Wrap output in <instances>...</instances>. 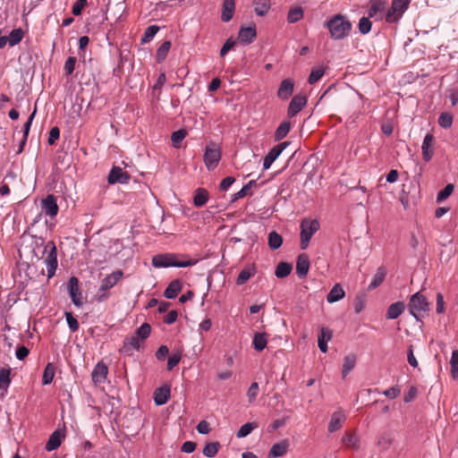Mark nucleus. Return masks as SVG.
Listing matches in <instances>:
<instances>
[{
    "label": "nucleus",
    "instance_id": "obj_1",
    "mask_svg": "<svg viewBox=\"0 0 458 458\" xmlns=\"http://www.w3.org/2000/svg\"><path fill=\"white\" fill-rule=\"evenodd\" d=\"M324 27L329 31L331 38L342 40L350 35L352 23L348 18L343 14H335L328 19Z\"/></svg>",
    "mask_w": 458,
    "mask_h": 458
},
{
    "label": "nucleus",
    "instance_id": "obj_2",
    "mask_svg": "<svg viewBox=\"0 0 458 458\" xmlns=\"http://www.w3.org/2000/svg\"><path fill=\"white\" fill-rule=\"evenodd\" d=\"M196 263L197 261L193 259L178 261L176 256L174 254H159L154 256L152 259L153 267L157 268L169 267H187L193 266Z\"/></svg>",
    "mask_w": 458,
    "mask_h": 458
},
{
    "label": "nucleus",
    "instance_id": "obj_3",
    "mask_svg": "<svg viewBox=\"0 0 458 458\" xmlns=\"http://www.w3.org/2000/svg\"><path fill=\"white\" fill-rule=\"evenodd\" d=\"M317 219H303L301 223V248L306 250L312 236L319 230Z\"/></svg>",
    "mask_w": 458,
    "mask_h": 458
},
{
    "label": "nucleus",
    "instance_id": "obj_4",
    "mask_svg": "<svg viewBox=\"0 0 458 458\" xmlns=\"http://www.w3.org/2000/svg\"><path fill=\"white\" fill-rule=\"evenodd\" d=\"M409 0H393L385 15L387 23H397L408 9Z\"/></svg>",
    "mask_w": 458,
    "mask_h": 458
},
{
    "label": "nucleus",
    "instance_id": "obj_5",
    "mask_svg": "<svg viewBox=\"0 0 458 458\" xmlns=\"http://www.w3.org/2000/svg\"><path fill=\"white\" fill-rule=\"evenodd\" d=\"M123 272L122 270H115L111 274L106 276L100 283L99 293H103L98 300L104 301L108 297V291L118 284L123 278Z\"/></svg>",
    "mask_w": 458,
    "mask_h": 458
},
{
    "label": "nucleus",
    "instance_id": "obj_6",
    "mask_svg": "<svg viewBox=\"0 0 458 458\" xmlns=\"http://www.w3.org/2000/svg\"><path fill=\"white\" fill-rule=\"evenodd\" d=\"M45 251L47 255L44 262L47 271V277L51 278L57 268V251L55 243L48 242L45 246Z\"/></svg>",
    "mask_w": 458,
    "mask_h": 458
},
{
    "label": "nucleus",
    "instance_id": "obj_7",
    "mask_svg": "<svg viewBox=\"0 0 458 458\" xmlns=\"http://www.w3.org/2000/svg\"><path fill=\"white\" fill-rule=\"evenodd\" d=\"M428 310V302L426 298L420 293H414L409 302L410 313L416 318L418 315Z\"/></svg>",
    "mask_w": 458,
    "mask_h": 458
},
{
    "label": "nucleus",
    "instance_id": "obj_8",
    "mask_svg": "<svg viewBox=\"0 0 458 458\" xmlns=\"http://www.w3.org/2000/svg\"><path fill=\"white\" fill-rule=\"evenodd\" d=\"M221 158V152L218 148L214 145H208L204 154V162L208 170L215 169Z\"/></svg>",
    "mask_w": 458,
    "mask_h": 458
},
{
    "label": "nucleus",
    "instance_id": "obj_9",
    "mask_svg": "<svg viewBox=\"0 0 458 458\" xmlns=\"http://www.w3.org/2000/svg\"><path fill=\"white\" fill-rule=\"evenodd\" d=\"M288 141L282 142L275 147H273L263 160V168L267 170L270 168L274 161H276L281 153L289 146Z\"/></svg>",
    "mask_w": 458,
    "mask_h": 458
},
{
    "label": "nucleus",
    "instance_id": "obj_10",
    "mask_svg": "<svg viewBox=\"0 0 458 458\" xmlns=\"http://www.w3.org/2000/svg\"><path fill=\"white\" fill-rule=\"evenodd\" d=\"M68 290H69V294H70L72 303L77 307H81L82 305L83 301H82L81 292V289L79 286V280L77 277L72 276L69 279Z\"/></svg>",
    "mask_w": 458,
    "mask_h": 458
},
{
    "label": "nucleus",
    "instance_id": "obj_11",
    "mask_svg": "<svg viewBox=\"0 0 458 458\" xmlns=\"http://www.w3.org/2000/svg\"><path fill=\"white\" fill-rule=\"evenodd\" d=\"M42 209L44 213L51 217H55L58 214V205L56 202V198L50 194L47 195L43 200H42Z\"/></svg>",
    "mask_w": 458,
    "mask_h": 458
},
{
    "label": "nucleus",
    "instance_id": "obj_12",
    "mask_svg": "<svg viewBox=\"0 0 458 458\" xmlns=\"http://www.w3.org/2000/svg\"><path fill=\"white\" fill-rule=\"evenodd\" d=\"M129 179V174L126 172H123V170L118 166L113 167L108 175V182L110 184H125L128 183Z\"/></svg>",
    "mask_w": 458,
    "mask_h": 458
},
{
    "label": "nucleus",
    "instance_id": "obj_13",
    "mask_svg": "<svg viewBox=\"0 0 458 458\" xmlns=\"http://www.w3.org/2000/svg\"><path fill=\"white\" fill-rule=\"evenodd\" d=\"M307 104V99L303 96H294L288 106L287 114L289 117L295 116Z\"/></svg>",
    "mask_w": 458,
    "mask_h": 458
},
{
    "label": "nucleus",
    "instance_id": "obj_14",
    "mask_svg": "<svg viewBox=\"0 0 458 458\" xmlns=\"http://www.w3.org/2000/svg\"><path fill=\"white\" fill-rule=\"evenodd\" d=\"M257 37L255 26L241 28L238 33V40L242 45H249L254 41Z\"/></svg>",
    "mask_w": 458,
    "mask_h": 458
},
{
    "label": "nucleus",
    "instance_id": "obj_15",
    "mask_svg": "<svg viewBox=\"0 0 458 458\" xmlns=\"http://www.w3.org/2000/svg\"><path fill=\"white\" fill-rule=\"evenodd\" d=\"M386 3V0H370L369 16L376 20H382Z\"/></svg>",
    "mask_w": 458,
    "mask_h": 458
},
{
    "label": "nucleus",
    "instance_id": "obj_16",
    "mask_svg": "<svg viewBox=\"0 0 458 458\" xmlns=\"http://www.w3.org/2000/svg\"><path fill=\"white\" fill-rule=\"evenodd\" d=\"M108 373L107 366L103 362H98L91 373L92 380L95 384H102L106 381Z\"/></svg>",
    "mask_w": 458,
    "mask_h": 458
},
{
    "label": "nucleus",
    "instance_id": "obj_17",
    "mask_svg": "<svg viewBox=\"0 0 458 458\" xmlns=\"http://www.w3.org/2000/svg\"><path fill=\"white\" fill-rule=\"evenodd\" d=\"M64 437H65L64 430L57 429V430L54 431L50 435L49 439L46 444V449L48 452L57 449L61 445L62 440L64 438Z\"/></svg>",
    "mask_w": 458,
    "mask_h": 458
},
{
    "label": "nucleus",
    "instance_id": "obj_18",
    "mask_svg": "<svg viewBox=\"0 0 458 458\" xmlns=\"http://www.w3.org/2000/svg\"><path fill=\"white\" fill-rule=\"evenodd\" d=\"M345 420H346V415L343 411L339 410V411H335L332 414L329 424H328V431L330 433H333V432H335L336 430H338L342 427V425L345 421Z\"/></svg>",
    "mask_w": 458,
    "mask_h": 458
},
{
    "label": "nucleus",
    "instance_id": "obj_19",
    "mask_svg": "<svg viewBox=\"0 0 458 458\" xmlns=\"http://www.w3.org/2000/svg\"><path fill=\"white\" fill-rule=\"evenodd\" d=\"M332 336L333 333L328 327H322L320 328L318 344L322 352L326 353L327 352V343L332 339Z\"/></svg>",
    "mask_w": 458,
    "mask_h": 458
},
{
    "label": "nucleus",
    "instance_id": "obj_20",
    "mask_svg": "<svg viewBox=\"0 0 458 458\" xmlns=\"http://www.w3.org/2000/svg\"><path fill=\"white\" fill-rule=\"evenodd\" d=\"M433 142H434V136L430 133L426 134V136L424 137L423 142H422V146H421L422 157L426 162H428L429 160H431V158L433 157V149H432Z\"/></svg>",
    "mask_w": 458,
    "mask_h": 458
},
{
    "label": "nucleus",
    "instance_id": "obj_21",
    "mask_svg": "<svg viewBox=\"0 0 458 458\" xmlns=\"http://www.w3.org/2000/svg\"><path fill=\"white\" fill-rule=\"evenodd\" d=\"M256 272L257 269L255 265L249 264L239 273L238 277L236 279V284H244L248 280H250L251 277L255 276Z\"/></svg>",
    "mask_w": 458,
    "mask_h": 458
},
{
    "label": "nucleus",
    "instance_id": "obj_22",
    "mask_svg": "<svg viewBox=\"0 0 458 458\" xmlns=\"http://www.w3.org/2000/svg\"><path fill=\"white\" fill-rule=\"evenodd\" d=\"M310 260L306 254H301L298 257L296 263V273L299 277H305L309 272Z\"/></svg>",
    "mask_w": 458,
    "mask_h": 458
},
{
    "label": "nucleus",
    "instance_id": "obj_23",
    "mask_svg": "<svg viewBox=\"0 0 458 458\" xmlns=\"http://www.w3.org/2000/svg\"><path fill=\"white\" fill-rule=\"evenodd\" d=\"M345 296V292L340 284H335L327 296L328 303H335Z\"/></svg>",
    "mask_w": 458,
    "mask_h": 458
},
{
    "label": "nucleus",
    "instance_id": "obj_24",
    "mask_svg": "<svg viewBox=\"0 0 458 458\" xmlns=\"http://www.w3.org/2000/svg\"><path fill=\"white\" fill-rule=\"evenodd\" d=\"M293 91V81L286 79L284 80L277 91V96L281 99H287Z\"/></svg>",
    "mask_w": 458,
    "mask_h": 458
},
{
    "label": "nucleus",
    "instance_id": "obj_25",
    "mask_svg": "<svg viewBox=\"0 0 458 458\" xmlns=\"http://www.w3.org/2000/svg\"><path fill=\"white\" fill-rule=\"evenodd\" d=\"M234 8L235 4L233 0H225L221 15L223 21L228 22L233 18Z\"/></svg>",
    "mask_w": 458,
    "mask_h": 458
},
{
    "label": "nucleus",
    "instance_id": "obj_26",
    "mask_svg": "<svg viewBox=\"0 0 458 458\" xmlns=\"http://www.w3.org/2000/svg\"><path fill=\"white\" fill-rule=\"evenodd\" d=\"M170 397V389L168 387L157 388L154 393V401L157 405H163L167 403Z\"/></svg>",
    "mask_w": 458,
    "mask_h": 458
},
{
    "label": "nucleus",
    "instance_id": "obj_27",
    "mask_svg": "<svg viewBox=\"0 0 458 458\" xmlns=\"http://www.w3.org/2000/svg\"><path fill=\"white\" fill-rule=\"evenodd\" d=\"M182 290V284L179 280L172 281L164 292L167 299H174Z\"/></svg>",
    "mask_w": 458,
    "mask_h": 458
},
{
    "label": "nucleus",
    "instance_id": "obj_28",
    "mask_svg": "<svg viewBox=\"0 0 458 458\" xmlns=\"http://www.w3.org/2000/svg\"><path fill=\"white\" fill-rule=\"evenodd\" d=\"M288 448V443L286 441H282L276 444H274L269 451L268 456L269 458H277L284 455Z\"/></svg>",
    "mask_w": 458,
    "mask_h": 458
},
{
    "label": "nucleus",
    "instance_id": "obj_29",
    "mask_svg": "<svg viewBox=\"0 0 458 458\" xmlns=\"http://www.w3.org/2000/svg\"><path fill=\"white\" fill-rule=\"evenodd\" d=\"M404 310V304L401 301L391 304L386 311V318L388 319L397 318Z\"/></svg>",
    "mask_w": 458,
    "mask_h": 458
},
{
    "label": "nucleus",
    "instance_id": "obj_30",
    "mask_svg": "<svg viewBox=\"0 0 458 458\" xmlns=\"http://www.w3.org/2000/svg\"><path fill=\"white\" fill-rule=\"evenodd\" d=\"M304 16V9L301 6L291 7L287 14V21L289 23H296Z\"/></svg>",
    "mask_w": 458,
    "mask_h": 458
},
{
    "label": "nucleus",
    "instance_id": "obj_31",
    "mask_svg": "<svg viewBox=\"0 0 458 458\" xmlns=\"http://www.w3.org/2000/svg\"><path fill=\"white\" fill-rule=\"evenodd\" d=\"M356 356L354 354H348L344 359L343 363V377H345L355 367Z\"/></svg>",
    "mask_w": 458,
    "mask_h": 458
},
{
    "label": "nucleus",
    "instance_id": "obj_32",
    "mask_svg": "<svg viewBox=\"0 0 458 458\" xmlns=\"http://www.w3.org/2000/svg\"><path fill=\"white\" fill-rule=\"evenodd\" d=\"M386 269L382 267H378L376 274L373 276V278L369 285V290L376 289L381 283L384 281L386 277Z\"/></svg>",
    "mask_w": 458,
    "mask_h": 458
},
{
    "label": "nucleus",
    "instance_id": "obj_33",
    "mask_svg": "<svg viewBox=\"0 0 458 458\" xmlns=\"http://www.w3.org/2000/svg\"><path fill=\"white\" fill-rule=\"evenodd\" d=\"M208 199V191L202 188L196 190L193 199V203L196 207L199 208L204 206Z\"/></svg>",
    "mask_w": 458,
    "mask_h": 458
},
{
    "label": "nucleus",
    "instance_id": "obj_34",
    "mask_svg": "<svg viewBox=\"0 0 458 458\" xmlns=\"http://www.w3.org/2000/svg\"><path fill=\"white\" fill-rule=\"evenodd\" d=\"M6 37L8 39V44L11 47H13V46L19 44L22 40V38L24 37V32L21 28H18V29L13 30L9 33V35Z\"/></svg>",
    "mask_w": 458,
    "mask_h": 458
},
{
    "label": "nucleus",
    "instance_id": "obj_35",
    "mask_svg": "<svg viewBox=\"0 0 458 458\" xmlns=\"http://www.w3.org/2000/svg\"><path fill=\"white\" fill-rule=\"evenodd\" d=\"M267 344V337L264 333H257L253 338L254 349L258 352L263 351Z\"/></svg>",
    "mask_w": 458,
    "mask_h": 458
},
{
    "label": "nucleus",
    "instance_id": "obj_36",
    "mask_svg": "<svg viewBox=\"0 0 458 458\" xmlns=\"http://www.w3.org/2000/svg\"><path fill=\"white\" fill-rule=\"evenodd\" d=\"M254 5L257 15L263 16L270 9V0H254Z\"/></svg>",
    "mask_w": 458,
    "mask_h": 458
},
{
    "label": "nucleus",
    "instance_id": "obj_37",
    "mask_svg": "<svg viewBox=\"0 0 458 458\" xmlns=\"http://www.w3.org/2000/svg\"><path fill=\"white\" fill-rule=\"evenodd\" d=\"M55 373V368L54 364L48 363L43 372L42 384L47 386L52 383Z\"/></svg>",
    "mask_w": 458,
    "mask_h": 458
},
{
    "label": "nucleus",
    "instance_id": "obj_38",
    "mask_svg": "<svg viewBox=\"0 0 458 458\" xmlns=\"http://www.w3.org/2000/svg\"><path fill=\"white\" fill-rule=\"evenodd\" d=\"M292 269L293 267L291 264L287 262H280L276 267L275 275L278 278H284L291 273Z\"/></svg>",
    "mask_w": 458,
    "mask_h": 458
},
{
    "label": "nucleus",
    "instance_id": "obj_39",
    "mask_svg": "<svg viewBox=\"0 0 458 458\" xmlns=\"http://www.w3.org/2000/svg\"><path fill=\"white\" fill-rule=\"evenodd\" d=\"M342 441H343V444L349 448H352V449L359 448V443H360L359 437L354 434L346 433L343 437Z\"/></svg>",
    "mask_w": 458,
    "mask_h": 458
},
{
    "label": "nucleus",
    "instance_id": "obj_40",
    "mask_svg": "<svg viewBox=\"0 0 458 458\" xmlns=\"http://www.w3.org/2000/svg\"><path fill=\"white\" fill-rule=\"evenodd\" d=\"M291 123L290 122L284 121L283 122L275 132V140H281L284 139L290 131Z\"/></svg>",
    "mask_w": 458,
    "mask_h": 458
},
{
    "label": "nucleus",
    "instance_id": "obj_41",
    "mask_svg": "<svg viewBox=\"0 0 458 458\" xmlns=\"http://www.w3.org/2000/svg\"><path fill=\"white\" fill-rule=\"evenodd\" d=\"M258 428V424L256 422H248L242 425L236 433V437L238 438H243L250 435L253 429Z\"/></svg>",
    "mask_w": 458,
    "mask_h": 458
},
{
    "label": "nucleus",
    "instance_id": "obj_42",
    "mask_svg": "<svg viewBox=\"0 0 458 458\" xmlns=\"http://www.w3.org/2000/svg\"><path fill=\"white\" fill-rule=\"evenodd\" d=\"M219 446L220 445L218 442L208 443L204 446L202 453L206 457L212 458L217 454Z\"/></svg>",
    "mask_w": 458,
    "mask_h": 458
},
{
    "label": "nucleus",
    "instance_id": "obj_43",
    "mask_svg": "<svg viewBox=\"0 0 458 458\" xmlns=\"http://www.w3.org/2000/svg\"><path fill=\"white\" fill-rule=\"evenodd\" d=\"M283 239L280 234L271 232L268 234V245L272 250H277L282 246Z\"/></svg>",
    "mask_w": 458,
    "mask_h": 458
},
{
    "label": "nucleus",
    "instance_id": "obj_44",
    "mask_svg": "<svg viewBox=\"0 0 458 458\" xmlns=\"http://www.w3.org/2000/svg\"><path fill=\"white\" fill-rule=\"evenodd\" d=\"M10 374V369H2L0 370V390L7 391L11 383Z\"/></svg>",
    "mask_w": 458,
    "mask_h": 458
},
{
    "label": "nucleus",
    "instance_id": "obj_45",
    "mask_svg": "<svg viewBox=\"0 0 458 458\" xmlns=\"http://www.w3.org/2000/svg\"><path fill=\"white\" fill-rule=\"evenodd\" d=\"M170 47H171L170 41H165L158 47V49L157 50V61L158 63H161L165 59V57L170 50Z\"/></svg>",
    "mask_w": 458,
    "mask_h": 458
},
{
    "label": "nucleus",
    "instance_id": "obj_46",
    "mask_svg": "<svg viewBox=\"0 0 458 458\" xmlns=\"http://www.w3.org/2000/svg\"><path fill=\"white\" fill-rule=\"evenodd\" d=\"M325 69L323 67L313 68L308 79L309 83L315 84L323 77Z\"/></svg>",
    "mask_w": 458,
    "mask_h": 458
},
{
    "label": "nucleus",
    "instance_id": "obj_47",
    "mask_svg": "<svg viewBox=\"0 0 458 458\" xmlns=\"http://www.w3.org/2000/svg\"><path fill=\"white\" fill-rule=\"evenodd\" d=\"M187 132L185 130H178L173 132L171 136V141L174 148H179L181 146L182 141L186 137Z\"/></svg>",
    "mask_w": 458,
    "mask_h": 458
},
{
    "label": "nucleus",
    "instance_id": "obj_48",
    "mask_svg": "<svg viewBox=\"0 0 458 458\" xmlns=\"http://www.w3.org/2000/svg\"><path fill=\"white\" fill-rule=\"evenodd\" d=\"M150 332H151L150 325L148 323H144L136 330L135 335L138 336V338L140 341H143L149 336Z\"/></svg>",
    "mask_w": 458,
    "mask_h": 458
},
{
    "label": "nucleus",
    "instance_id": "obj_49",
    "mask_svg": "<svg viewBox=\"0 0 458 458\" xmlns=\"http://www.w3.org/2000/svg\"><path fill=\"white\" fill-rule=\"evenodd\" d=\"M451 373L454 378L458 377V350H454L452 352L451 360Z\"/></svg>",
    "mask_w": 458,
    "mask_h": 458
},
{
    "label": "nucleus",
    "instance_id": "obj_50",
    "mask_svg": "<svg viewBox=\"0 0 458 458\" xmlns=\"http://www.w3.org/2000/svg\"><path fill=\"white\" fill-rule=\"evenodd\" d=\"M453 115L450 113L444 112L438 118V124L444 128L448 129L452 126Z\"/></svg>",
    "mask_w": 458,
    "mask_h": 458
},
{
    "label": "nucleus",
    "instance_id": "obj_51",
    "mask_svg": "<svg viewBox=\"0 0 458 458\" xmlns=\"http://www.w3.org/2000/svg\"><path fill=\"white\" fill-rule=\"evenodd\" d=\"M369 17H362L360 19L359 21V31L361 33V34H368L370 30H371V26H372V23L371 21H369Z\"/></svg>",
    "mask_w": 458,
    "mask_h": 458
},
{
    "label": "nucleus",
    "instance_id": "obj_52",
    "mask_svg": "<svg viewBox=\"0 0 458 458\" xmlns=\"http://www.w3.org/2000/svg\"><path fill=\"white\" fill-rule=\"evenodd\" d=\"M158 30H159V27L157 25L148 26L144 32L142 41L143 42L150 41L155 37V35L157 33Z\"/></svg>",
    "mask_w": 458,
    "mask_h": 458
},
{
    "label": "nucleus",
    "instance_id": "obj_53",
    "mask_svg": "<svg viewBox=\"0 0 458 458\" xmlns=\"http://www.w3.org/2000/svg\"><path fill=\"white\" fill-rule=\"evenodd\" d=\"M454 191L453 184H447L443 190H441L437 195V202H441L447 199Z\"/></svg>",
    "mask_w": 458,
    "mask_h": 458
},
{
    "label": "nucleus",
    "instance_id": "obj_54",
    "mask_svg": "<svg viewBox=\"0 0 458 458\" xmlns=\"http://www.w3.org/2000/svg\"><path fill=\"white\" fill-rule=\"evenodd\" d=\"M65 318L71 332L74 333L79 329V322L71 312H65Z\"/></svg>",
    "mask_w": 458,
    "mask_h": 458
},
{
    "label": "nucleus",
    "instance_id": "obj_55",
    "mask_svg": "<svg viewBox=\"0 0 458 458\" xmlns=\"http://www.w3.org/2000/svg\"><path fill=\"white\" fill-rule=\"evenodd\" d=\"M258 394H259V385H258V383L253 382L250 386V387L247 391V397H248L249 403H253L256 400Z\"/></svg>",
    "mask_w": 458,
    "mask_h": 458
},
{
    "label": "nucleus",
    "instance_id": "obj_56",
    "mask_svg": "<svg viewBox=\"0 0 458 458\" xmlns=\"http://www.w3.org/2000/svg\"><path fill=\"white\" fill-rule=\"evenodd\" d=\"M182 359V355L180 352L173 353L167 360V369L172 370L174 367H176Z\"/></svg>",
    "mask_w": 458,
    "mask_h": 458
},
{
    "label": "nucleus",
    "instance_id": "obj_57",
    "mask_svg": "<svg viewBox=\"0 0 458 458\" xmlns=\"http://www.w3.org/2000/svg\"><path fill=\"white\" fill-rule=\"evenodd\" d=\"M141 341L138 338V336L133 335L129 338H126L124 341V348L126 346H130L134 350H139L140 347Z\"/></svg>",
    "mask_w": 458,
    "mask_h": 458
},
{
    "label": "nucleus",
    "instance_id": "obj_58",
    "mask_svg": "<svg viewBox=\"0 0 458 458\" xmlns=\"http://www.w3.org/2000/svg\"><path fill=\"white\" fill-rule=\"evenodd\" d=\"M76 58L73 56H70L67 58L64 64V71L67 75H71L75 69Z\"/></svg>",
    "mask_w": 458,
    "mask_h": 458
},
{
    "label": "nucleus",
    "instance_id": "obj_59",
    "mask_svg": "<svg viewBox=\"0 0 458 458\" xmlns=\"http://www.w3.org/2000/svg\"><path fill=\"white\" fill-rule=\"evenodd\" d=\"M87 4V0H77L72 6V14L75 16L81 15L82 9Z\"/></svg>",
    "mask_w": 458,
    "mask_h": 458
},
{
    "label": "nucleus",
    "instance_id": "obj_60",
    "mask_svg": "<svg viewBox=\"0 0 458 458\" xmlns=\"http://www.w3.org/2000/svg\"><path fill=\"white\" fill-rule=\"evenodd\" d=\"M401 393V390L397 386H392L385 390L382 394L391 399L396 398Z\"/></svg>",
    "mask_w": 458,
    "mask_h": 458
},
{
    "label": "nucleus",
    "instance_id": "obj_61",
    "mask_svg": "<svg viewBox=\"0 0 458 458\" xmlns=\"http://www.w3.org/2000/svg\"><path fill=\"white\" fill-rule=\"evenodd\" d=\"M168 347L166 345H161L156 352V357L157 360H162L168 355Z\"/></svg>",
    "mask_w": 458,
    "mask_h": 458
},
{
    "label": "nucleus",
    "instance_id": "obj_62",
    "mask_svg": "<svg viewBox=\"0 0 458 458\" xmlns=\"http://www.w3.org/2000/svg\"><path fill=\"white\" fill-rule=\"evenodd\" d=\"M437 313L442 314L445 311V301L444 297L441 293L437 294Z\"/></svg>",
    "mask_w": 458,
    "mask_h": 458
},
{
    "label": "nucleus",
    "instance_id": "obj_63",
    "mask_svg": "<svg viewBox=\"0 0 458 458\" xmlns=\"http://www.w3.org/2000/svg\"><path fill=\"white\" fill-rule=\"evenodd\" d=\"M235 179L232 176L225 177L220 182V190L221 191H227L229 187L234 182Z\"/></svg>",
    "mask_w": 458,
    "mask_h": 458
},
{
    "label": "nucleus",
    "instance_id": "obj_64",
    "mask_svg": "<svg viewBox=\"0 0 458 458\" xmlns=\"http://www.w3.org/2000/svg\"><path fill=\"white\" fill-rule=\"evenodd\" d=\"M60 136V131L57 127H53L50 130L49 137H48V143L50 145H53L56 140H58Z\"/></svg>",
    "mask_w": 458,
    "mask_h": 458
}]
</instances>
